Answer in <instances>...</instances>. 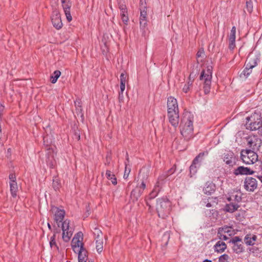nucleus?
<instances>
[{
    "instance_id": "47",
    "label": "nucleus",
    "mask_w": 262,
    "mask_h": 262,
    "mask_svg": "<svg viewBox=\"0 0 262 262\" xmlns=\"http://www.w3.org/2000/svg\"><path fill=\"white\" fill-rule=\"evenodd\" d=\"M50 247L51 248H53V246H55L56 248H57V246L56 245V242H55V234L53 235L51 237L50 242Z\"/></svg>"
},
{
    "instance_id": "28",
    "label": "nucleus",
    "mask_w": 262,
    "mask_h": 262,
    "mask_svg": "<svg viewBox=\"0 0 262 262\" xmlns=\"http://www.w3.org/2000/svg\"><path fill=\"white\" fill-rule=\"evenodd\" d=\"M168 177V174L167 172H164L162 173L158 178L157 183L156 184L157 186H159L160 187H162V186L165 183V180Z\"/></svg>"
},
{
    "instance_id": "15",
    "label": "nucleus",
    "mask_w": 262,
    "mask_h": 262,
    "mask_svg": "<svg viewBox=\"0 0 262 262\" xmlns=\"http://www.w3.org/2000/svg\"><path fill=\"white\" fill-rule=\"evenodd\" d=\"M224 161L229 166H233L235 163V156L232 151H229L225 153L223 156Z\"/></svg>"
},
{
    "instance_id": "49",
    "label": "nucleus",
    "mask_w": 262,
    "mask_h": 262,
    "mask_svg": "<svg viewBox=\"0 0 262 262\" xmlns=\"http://www.w3.org/2000/svg\"><path fill=\"white\" fill-rule=\"evenodd\" d=\"M147 20L146 19V17H140V25L143 27H145L146 24Z\"/></svg>"
},
{
    "instance_id": "54",
    "label": "nucleus",
    "mask_w": 262,
    "mask_h": 262,
    "mask_svg": "<svg viewBox=\"0 0 262 262\" xmlns=\"http://www.w3.org/2000/svg\"><path fill=\"white\" fill-rule=\"evenodd\" d=\"M193 82V79H189V81H188L187 83L186 84L189 85L190 86L192 85Z\"/></svg>"
},
{
    "instance_id": "36",
    "label": "nucleus",
    "mask_w": 262,
    "mask_h": 262,
    "mask_svg": "<svg viewBox=\"0 0 262 262\" xmlns=\"http://www.w3.org/2000/svg\"><path fill=\"white\" fill-rule=\"evenodd\" d=\"M96 248L97 252L100 253L103 250V242L102 240H96Z\"/></svg>"
},
{
    "instance_id": "2",
    "label": "nucleus",
    "mask_w": 262,
    "mask_h": 262,
    "mask_svg": "<svg viewBox=\"0 0 262 262\" xmlns=\"http://www.w3.org/2000/svg\"><path fill=\"white\" fill-rule=\"evenodd\" d=\"M156 210L160 217L164 219L170 213L171 210V203L166 198L157 199Z\"/></svg>"
},
{
    "instance_id": "12",
    "label": "nucleus",
    "mask_w": 262,
    "mask_h": 262,
    "mask_svg": "<svg viewBox=\"0 0 262 262\" xmlns=\"http://www.w3.org/2000/svg\"><path fill=\"white\" fill-rule=\"evenodd\" d=\"M167 116L171 125L174 128L178 127L179 121V111L167 112Z\"/></svg>"
},
{
    "instance_id": "48",
    "label": "nucleus",
    "mask_w": 262,
    "mask_h": 262,
    "mask_svg": "<svg viewBox=\"0 0 262 262\" xmlns=\"http://www.w3.org/2000/svg\"><path fill=\"white\" fill-rule=\"evenodd\" d=\"M176 165H173L172 167H171L170 169H169L168 171H165L167 172V173L168 174V176L170 174L173 173L174 171H176Z\"/></svg>"
},
{
    "instance_id": "37",
    "label": "nucleus",
    "mask_w": 262,
    "mask_h": 262,
    "mask_svg": "<svg viewBox=\"0 0 262 262\" xmlns=\"http://www.w3.org/2000/svg\"><path fill=\"white\" fill-rule=\"evenodd\" d=\"M147 179V175H145L143 176V178L142 180H141V183L140 185H138L139 186V187L144 190L145 188H146V180Z\"/></svg>"
},
{
    "instance_id": "7",
    "label": "nucleus",
    "mask_w": 262,
    "mask_h": 262,
    "mask_svg": "<svg viewBox=\"0 0 262 262\" xmlns=\"http://www.w3.org/2000/svg\"><path fill=\"white\" fill-rule=\"evenodd\" d=\"M208 154V152L207 151L200 152L193 159L192 163L189 167L190 177H192V175H194L196 173L198 168L201 166L200 162L203 160V157L207 156Z\"/></svg>"
},
{
    "instance_id": "21",
    "label": "nucleus",
    "mask_w": 262,
    "mask_h": 262,
    "mask_svg": "<svg viewBox=\"0 0 262 262\" xmlns=\"http://www.w3.org/2000/svg\"><path fill=\"white\" fill-rule=\"evenodd\" d=\"M227 248L226 244L222 241H218L214 246V251L217 253H222Z\"/></svg>"
},
{
    "instance_id": "1",
    "label": "nucleus",
    "mask_w": 262,
    "mask_h": 262,
    "mask_svg": "<svg viewBox=\"0 0 262 262\" xmlns=\"http://www.w3.org/2000/svg\"><path fill=\"white\" fill-rule=\"evenodd\" d=\"M193 115L188 112L183 114L180 127L181 134L186 141H189L193 137Z\"/></svg>"
},
{
    "instance_id": "13",
    "label": "nucleus",
    "mask_w": 262,
    "mask_h": 262,
    "mask_svg": "<svg viewBox=\"0 0 262 262\" xmlns=\"http://www.w3.org/2000/svg\"><path fill=\"white\" fill-rule=\"evenodd\" d=\"M167 112L179 111L177 100L172 96L167 98Z\"/></svg>"
},
{
    "instance_id": "58",
    "label": "nucleus",
    "mask_w": 262,
    "mask_h": 262,
    "mask_svg": "<svg viewBox=\"0 0 262 262\" xmlns=\"http://www.w3.org/2000/svg\"><path fill=\"white\" fill-rule=\"evenodd\" d=\"M203 53L202 52L199 51L198 52L197 54H196V56L197 57H199L200 56H201V54Z\"/></svg>"
},
{
    "instance_id": "24",
    "label": "nucleus",
    "mask_w": 262,
    "mask_h": 262,
    "mask_svg": "<svg viewBox=\"0 0 262 262\" xmlns=\"http://www.w3.org/2000/svg\"><path fill=\"white\" fill-rule=\"evenodd\" d=\"M233 251L237 254L241 253L244 251V246L243 242L231 244Z\"/></svg>"
},
{
    "instance_id": "50",
    "label": "nucleus",
    "mask_w": 262,
    "mask_h": 262,
    "mask_svg": "<svg viewBox=\"0 0 262 262\" xmlns=\"http://www.w3.org/2000/svg\"><path fill=\"white\" fill-rule=\"evenodd\" d=\"M9 182H16V177L15 175L13 173H11L9 175Z\"/></svg>"
},
{
    "instance_id": "59",
    "label": "nucleus",
    "mask_w": 262,
    "mask_h": 262,
    "mask_svg": "<svg viewBox=\"0 0 262 262\" xmlns=\"http://www.w3.org/2000/svg\"><path fill=\"white\" fill-rule=\"evenodd\" d=\"M97 238H99V237L100 236V234H101L102 235V232L100 230H97Z\"/></svg>"
},
{
    "instance_id": "34",
    "label": "nucleus",
    "mask_w": 262,
    "mask_h": 262,
    "mask_svg": "<svg viewBox=\"0 0 262 262\" xmlns=\"http://www.w3.org/2000/svg\"><path fill=\"white\" fill-rule=\"evenodd\" d=\"M146 4L141 2L140 11V16H146L147 15V8L145 6Z\"/></svg>"
},
{
    "instance_id": "51",
    "label": "nucleus",
    "mask_w": 262,
    "mask_h": 262,
    "mask_svg": "<svg viewBox=\"0 0 262 262\" xmlns=\"http://www.w3.org/2000/svg\"><path fill=\"white\" fill-rule=\"evenodd\" d=\"M219 230H222V232L223 233H228L229 232H230V229H229V228L228 227H224L222 228H219Z\"/></svg>"
},
{
    "instance_id": "60",
    "label": "nucleus",
    "mask_w": 262,
    "mask_h": 262,
    "mask_svg": "<svg viewBox=\"0 0 262 262\" xmlns=\"http://www.w3.org/2000/svg\"><path fill=\"white\" fill-rule=\"evenodd\" d=\"M75 136H76V138L78 140H79L80 139V136L79 134H78V135H76L75 134Z\"/></svg>"
},
{
    "instance_id": "52",
    "label": "nucleus",
    "mask_w": 262,
    "mask_h": 262,
    "mask_svg": "<svg viewBox=\"0 0 262 262\" xmlns=\"http://www.w3.org/2000/svg\"><path fill=\"white\" fill-rule=\"evenodd\" d=\"M190 86L189 85L185 84L183 88V91L185 93H187L190 90Z\"/></svg>"
},
{
    "instance_id": "23",
    "label": "nucleus",
    "mask_w": 262,
    "mask_h": 262,
    "mask_svg": "<svg viewBox=\"0 0 262 262\" xmlns=\"http://www.w3.org/2000/svg\"><path fill=\"white\" fill-rule=\"evenodd\" d=\"M257 239V236L254 234H247L244 238V241L247 245L253 246L255 244V241Z\"/></svg>"
},
{
    "instance_id": "8",
    "label": "nucleus",
    "mask_w": 262,
    "mask_h": 262,
    "mask_svg": "<svg viewBox=\"0 0 262 262\" xmlns=\"http://www.w3.org/2000/svg\"><path fill=\"white\" fill-rule=\"evenodd\" d=\"M62 230V238L64 241L68 242L72 235L73 229L70 226V221L66 220L61 223Z\"/></svg>"
},
{
    "instance_id": "53",
    "label": "nucleus",
    "mask_w": 262,
    "mask_h": 262,
    "mask_svg": "<svg viewBox=\"0 0 262 262\" xmlns=\"http://www.w3.org/2000/svg\"><path fill=\"white\" fill-rule=\"evenodd\" d=\"M86 212L85 213V214L83 215V217H88L90 214V207L89 206L86 207Z\"/></svg>"
},
{
    "instance_id": "46",
    "label": "nucleus",
    "mask_w": 262,
    "mask_h": 262,
    "mask_svg": "<svg viewBox=\"0 0 262 262\" xmlns=\"http://www.w3.org/2000/svg\"><path fill=\"white\" fill-rule=\"evenodd\" d=\"M75 106L76 107V110L77 111V113H79V114H80L82 112V107L81 105H80V103L78 100L76 101L75 102Z\"/></svg>"
},
{
    "instance_id": "20",
    "label": "nucleus",
    "mask_w": 262,
    "mask_h": 262,
    "mask_svg": "<svg viewBox=\"0 0 262 262\" xmlns=\"http://www.w3.org/2000/svg\"><path fill=\"white\" fill-rule=\"evenodd\" d=\"M144 190L140 188L138 185L137 186L136 188L133 189L130 194V196L134 200L137 201L138 198L143 193Z\"/></svg>"
},
{
    "instance_id": "62",
    "label": "nucleus",
    "mask_w": 262,
    "mask_h": 262,
    "mask_svg": "<svg viewBox=\"0 0 262 262\" xmlns=\"http://www.w3.org/2000/svg\"><path fill=\"white\" fill-rule=\"evenodd\" d=\"M206 206L207 207H211V203H207V204L206 205Z\"/></svg>"
},
{
    "instance_id": "33",
    "label": "nucleus",
    "mask_w": 262,
    "mask_h": 262,
    "mask_svg": "<svg viewBox=\"0 0 262 262\" xmlns=\"http://www.w3.org/2000/svg\"><path fill=\"white\" fill-rule=\"evenodd\" d=\"M170 238V232L168 231H167L165 232L162 236V245L164 246H166L168 244L169 239Z\"/></svg>"
},
{
    "instance_id": "17",
    "label": "nucleus",
    "mask_w": 262,
    "mask_h": 262,
    "mask_svg": "<svg viewBox=\"0 0 262 262\" xmlns=\"http://www.w3.org/2000/svg\"><path fill=\"white\" fill-rule=\"evenodd\" d=\"M240 206L236 202H229L225 206L224 210L229 213H233L238 210Z\"/></svg>"
},
{
    "instance_id": "3",
    "label": "nucleus",
    "mask_w": 262,
    "mask_h": 262,
    "mask_svg": "<svg viewBox=\"0 0 262 262\" xmlns=\"http://www.w3.org/2000/svg\"><path fill=\"white\" fill-rule=\"evenodd\" d=\"M241 158L242 161L246 164H253L256 162L260 163L261 165L262 162L258 161V155L254 151L251 149H243L241 152ZM258 170H261V166L260 165Z\"/></svg>"
},
{
    "instance_id": "56",
    "label": "nucleus",
    "mask_w": 262,
    "mask_h": 262,
    "mask_svg": "<svg viewBox=\"0 0 262 262\" xmlns=\"http://www.w3.org/2000/svg\"><path fill=\"white\" fill-rule=\"evenodd\" d=\"M11 152V148H8V150H7V157H9V156H10Z\"/></svg>"
},
{
    "instance_id": "29",
    "label": "nucleus",
    "mask_w": 262,
    "mask_h": 262,
    "mask_svg": "<svg viewBox=\"0 0 262 262\" xmlns=\"http://www.w3.org/2000/svg\"><path fill=\"white\" fill-rule=\"evenodd\" d=\"M253 68L248 67L247 66H245V69L240 74L241 78H247L252 73Z\"/></svg>"
},
{
    "instance_id": "5",
    "label": "nucleus",
    "mask_w": 262,
    "mask_h": 262,
    "mask_svg": "<svg viewBox=\"0 0 262 262\" xmlns=\"http://www.w3.org/2000/svg\"><path fill=\"white\" fill-rule=\"evenodd\" d=\"M212 67H207V69L203 70L200 76V80L203 81L204 91L205 94H208L210 92L211 79H212Z\"/></svg>"
},
{
    "instance_id": "9",
    "label": "nucleus",
    "mask_w": 262,
    "mask_h": 262,
    "mask_svg": "<svg viewBox=\"0 0 262 262\" xmlns=\"http://www.w3.org/2000/svg\"><path fill=\"white\" fill-rule=\"evenodd\" d=\"M257 187V181L256 179L247 177L244 181V188L249 192H253Z\"/></svg>"
},
{
    "instance_id": "39",
    "label": "nucleus",
    "mask_w": 262,
    "mask_h": 262,
    "mask_svg": "<svg viewBox=\"0 0 262 262\" xmlns=\"http://www.w3.org/2000/svg\"><path fill=\"white\" fill-rule=\"evenodd\" d=\"M229 256L226 254H224L220 256L219 258V262H228Z\"/></svg>"
},
{
    "instance_id": "57",
    "label": "nucleus",
    "mask_w": 262,
    "mask_h": 262,
    "mask_svg": "<svg viewBox=\"0 0 262 262\" xmlns=\"http://www.w3.org/2000/svg\"><path fill=\"white\" fill-rule=\"evenodd\" d=\"M82 250H83V256L84 255V256H87V251H85V250L84 249V248L83 247V249H82Z\"/></svg>"
},
{
    "instance_id": "32",
    "label": "nucleus",
    "mask_w": 262,
    "mask_h": 262,
    "mask_svg": "<svg viewBox=\"0 0 262 262\" xmlns=\"http://www.w3.org/2000/svg\"><path fill=\"white\" fill-rule=\"evenodd\" d=\"M106 177L107 179L111 181L112 183L114 185H116L117 183V179L115 177V175L110 170H106L105 173Z\"/></svg>"
},
{
    "instance_id": "45",
    "label": "nucleus",
    "mask_w": 262,
    "mask_h": 262,
    "mask_svg": "<svg viewBox=\"0 0 262 262\" xmlns=\"http://www.w3.org/2000/svg\"><path fill=\"white\" fill-rule=\"evenodd\" d=\"M235 47V39H229V48L233 50Z\"/></svg>"
},
{
    "instance_id": "42",
    "label": "nucleus",
    "mask_w": 262,
    "mask_h": 262,
    "mask_svg": "<svg viewBox=\"0 0 262 262\" xmlns=\"http://www.w3.org/2000/svg\"><path fill=\"white\" fill-rule=\"evenodd\" d=\"M120 84H125L126 81V76L122 73L120 76Z\"/></svg>"
},
{
    "instance_id": "18",
    "label": "nucleus",
    "mask_w": 262,
    "mask_h": 262,
    "mask_svg": "<svg viewBox=\"0 0 262 262\" xmlns=\"http://www.w3.org/2000/svg\"><path fill=\"white\" fill-rule=\"evenodd\" d=\"M216 186L214 184L211 182H207L203 188V192L207 195H211L215 190Z\"/></svg>"
},
{
    "instance_id": "35",
    "label": "nucleus",
    "mask_w": 262,
    "mask_h": 262,
    "mask_svg": "<svg viewBox=\"0 0 262 262\" xmlns=\"http://www.w3.org/2000/svg\"><path fill=\"white\" fill-rule=\"evenodd\" d=\"M60 74L61 73L59 71L56 70L54 71L53 75L51 76V80L52 83H55L57 81V79L59 77Z\"/></svg>"
},
{
    "instance_id": "6",
    "label": "nucleus",
    "mask_w": 262,
    "mask_h": 262,
    "mask_svg": "<svg viewBox=\"0 0 262 262\" xmlns=\"http://www.w3.org/2000/svg\"><path fill=\"white\" fill-rule=\"evenodd\" d=\"M71 246L73 251L78 255V262H82V232H79L74 235L72 240Z\"/></svg>"
},
{
    "instance_id": "19",
    "label": "nucleus",
    "mask_w": 262,
    "mask_h": 262,
    "mask_svg": "<svg viewBox=\"0 0 262 262\" xmlns=\"http://www.w3.org/2000/svg\"><path fill=\"white\" fill-rule=\"evenodd\" d=\"M61 2L66 16H71L70 8L72 5L71 2L69 0H61Z\"/></svg>"
},
{
    "instance_id": "38",
    "label": "nucleus",
    "mask_w": 262,
    "mask_h": 262,
    "mask_svg": "<svg viewBox=\"0 0 262 262\" xmlns=\"http://www.w3.org/2000/svg\"><path fill=\"white\" fill-rule=\"evenodd\" d=\"M246 9L250 13L253 10V2L252 0H246Z\"/></svg>"
},
{
    "instance_id": "63",
    "label": "nucleus",
    "mask_w": 262,
    "mask_h": 262,
    "mask_svg": "<svg viewBox=\"0 0 262 262\" xmlns=\"http://www.w3.org/2000/svg\"><path fill=\"white\" fill-rule=\"evenodd\" d=\"M202 262H212V261L211 260H209V259H206L204 261H203Z\"/></svg>"
},
{
    "instance_id": "10",
    "label": "nucleus",
    "mask_w": 262,
    "mask_h": 262,
    "mask_svg": "<svg viewBox=\"0 0 262 262\" xmlns=\"http://www.w3.org/2000/svg\"><path fill=\"white\" fill-rule=\"evenodd\" d=\"M248 143L247 145L250 148L251 150L254 151V150H259V148L261 144V140L255 136L249 137L247 139Z\"/></svg>"
},
{
    "instance_id": "11",
    "label": "nucleus",
    "mask_w": 262,
    "mask_h": 262,
    "mask_svg": "<svg viewBox=\"0 0 262 262\" xmlns=\"http://www.w3.org/2000/svg\"><path fill=\"white\" fill-rule=\"evenodd\" d=\"M259 54L255 55H253L252 54H249L246 59L245 66H247L248 67L254 68L257 65V62L259 61Z\"/></svg>"
},
{
    "instance_id": "64",
    "label": "nucleus",
    "mask_w": 262,
    "mask_h": 262,
    "mask_svg": "<svg viewBox=\"0 0 262 262\" xmlns=\"http://www.w3.org/2000/svg\"><path fill=\"white\" fill-rule=\"evenodd\" d=\"M258 178L260 181V182L262 183V176H258Z\"/></svg>"
},
{
    "instance_id": "40",
    "label": "nucleus",
    "mask_w": 262,
    "mask_h": 262,
    "mask_svg": "<svg viewBox=\"0 0 262 262\" xmlns=\"http://www.w3.org/2000/svg\"><path fill=\"white\" fill-rule=\"evenodd\" d=\"M235 33H236V27L235 26L232 27L229 36V39H235Z\"/></svg>"
},
{
    "instance_id": "14",
    "label": "nucleus",
    "mask_w": 262,
    "mask_h": 262,
    "mask_svg": "<svg viewBox=\"0 0 262 262\" xmlns=\"http://www.w3.org/2000/svg\"><path fill=\"white\" fill-rule=\"evenodd\" d=\"M234 174L236 176L243 174H253L254 171L251 170L250 168L245 167L244 166H239L234 170Z\"/></svg>"
},
{
    "instance_id": "27",
    "label": "nucleus",
    "mask_w": 262,
    "mask_h": 262,
    "mask_svg": "<svg viewBox=\"0 0 262 262\" xmlns=\"http://www.w3.org/2000/svg\"><path fill=\"white\" fill-rule=\"evenodd\" d=\"M10 191L12 196L15 198L18 191V185L16 182H9Z\"/></svg>"
},
{
    "instance_id": "31",
    "label": "nucleus",
    "mask_w": 262,
    "mask_h": 262,
    "mask_svg": "<svg viewBox=\"0 0 262 262\" xmlns=\"http://www.w3.org/2000/svg\"><path fill=\"white\" fill-rule=\"evenodd\" d=\"M129 160L128 156V154L126 153V161L125 162V168L124 173V176H123V178L125 179H126L128 178V175L130 171V168L129 167L127 168V165L129 164Z\"/></svg>"
},
{
    "instance_id": "4",
    "label": "nucleus",
    "mask_w": 262,
    "mask_h": 262,
    "mask_svg": "<svg viewBox=\"0 0 262 262\" xmlns=\"http://www.w3.org/2000/svg\"><path fill=\"white\" fill-rule=\"evenodd\" d=\"M246 128L251 130H256L262 127V117L259 113H254L247 118Z\"/></svg>"
},
{
    "instance_id": "41",
    "label": "nucleus",
    "mask_w": 262,
    "mask_h": 262,
    "mask_svg": "<svg viewBox=\"0 0 262 262\" xmlns=\"http://www.w3.org/2000/svg\"><path fill=\"white\" fill-rule=\"evenodd\" d=\"M241 242H243L242 238L237 236L232 237L229 242V243L230 244H234Z\"/></svg>"
},
{
    "instance_id": "44",
    "label": "nucleus",
    "mask_w": 262,
    "mask_h": 262,
    "mask_svg": "<svg viewBox=\"0 0 262 262\" xmlns=\"http://www.w3.org/2000/svg\"><path fill=\"white\" fill-rule=\"evenodd\" d=\"M217 236L220 239L226 241L228 239L227 236L223 234V233L222 232L221 230H219L217 232Z\"/></svg>"
},
{
    "instance_id": "43",
    "label": "nucleus",
    "mask_w": 262,
    "mask_h": 262,
    "mask_svg": "<svg viewBox=\"0 0 262 262\" xmlns=\"http://www.w3.org/2000/svg\"><path fill=\"white\" fill-rule=\"evenodd\" d=\"M125 88V84H120V92L119 94V98L122 99L123 98V92Z\"/></svg>"
},
{
    "instance_id": "61",
    "label": "nucleus",
    "mask_w": 262,
    "mask_h": 262,
    "mask_svg": "<svg viewBox=\"0 0 262 262\" xmlns=\"http://www.w3.org/2000/svg\"><path fill=\"white\" fill-rule=\"evenodd\" d=\"M3 149H4V148H3V144H1V143L0 142V152H1Z\"/></svg>"
},
{
    "instance_id": "25",
    "label": "nucleus",
    "mask_w": 262,
    "mask_h": 262,
    "mask_svg": "<svg viewBox=\"0 0 262 262\" xmlns=\"http://www.w3.org/2000/svg\"><path fill=\"white\" fill-rule=\"evenodd\" d=\"M119 8L120 11L121 16H127V10L126 5L124 4L123 0H119L118 2Z\"/></svg>"
},
{
    "instance_id": "55",
    "label": "nucleus",
    "mask_w": 262,
    "mask_h": 262,
    "mask_svg": "<svg viewBox=\"0 0 262 262\" xmlns=\"http://www.w3.org/2000/svg\"><path fill=\"white\" fill-rule=\"evenodd\" d=\"M122 18H123V21H124V23L125 24H126L128 20V17H122Z\"/></svg>"
},
{
    "instance_id": "30",
    "label": "nucleus",
    "mask_w": 262,
    "mask_h": 262,
    "mask_svg": "<svg viewBox=\"0 0 262 262\" xmlns=\"http://www.w3.org/2000/svg\"><path fill=\"white\" fill-rule=\"evenodd\" d=\"M161 188V187L159 186H157V184H155L152 191L150 193L149 195V199L151 200L154 199L158 195Z\"/></svg>"
},
{
    "instance_id": "22",
    "label": "nucleus",
    "mask_w": 262,
    "mask_h": 262,
    "mask_svg": "<svg viewBox=\"0 0 262 262\" xmlns=\"http://www.w3.org/2000/svg\"><path fill=\"white\" fill-rule=\"evenodd\" d=\"M228 202H236L238 204L242 201V196L237 192H233L227 197Z\"/></svg>"
},
{
    "instance_id": "16",
    "label": "nucleus",
    "mask_w": 262,
    "mask_h": 262,
    "mask_svg": "<svg viewBox=\"0 0 262 262\" xmlns=\"http://www.w3.org/2000/svg\"><path fill=\"white\" fill-rule=\"evenodd\" d=\"M56 209L54 215V220L55 221L58 225V226L59 227V224L62 222L65 215V212L62 209H59L57 208H55Z\"/></svg>"
},
{
    "instance_id": "26",
    "label": "nucleus",
    "mask_w": 262,
    "mask_h": 262,
    "mask_svg": "<svg viewBox=\"0 0 262 262\" xmlns=\"http://www.w3.org/2000/svg\"><path fill=\"white\" fill-rule=\"evenodd\" d=\"M52 23L53 26L57 29H60L63 26L61 17H52Z\"/></svg>"
}]
</instances>
